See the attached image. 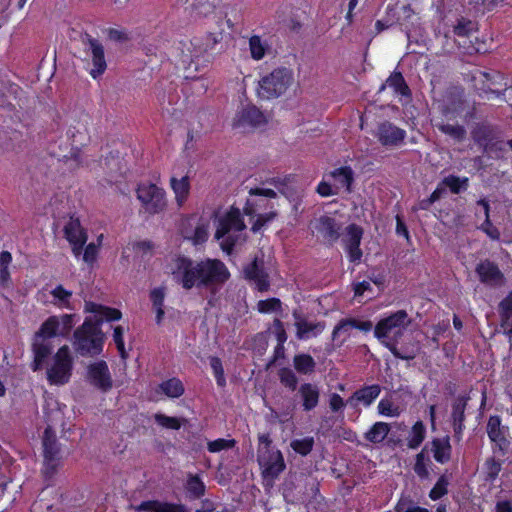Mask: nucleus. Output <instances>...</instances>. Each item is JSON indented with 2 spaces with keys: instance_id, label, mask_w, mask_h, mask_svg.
Listing matches in <instances>:
<instances>
[{
  "instance_id": "obj_21",
  "label": "nucleus",
  "mask_w": 512,
  "mask_h": 512,
  "mask_svg": "<svg viewBox=\"0 0 512 512\" xmlns=\"http://www.w3.org/2000/svg\"><path fill=\"white\" fill-rule=\"evenodd\" d=\"M377 137L384 146H397L404 140L405 131L390 122H384L378 126Z\"/></svg>"
},
{
  "instance_id": "obj_46",
  "label": "nucleus",
  "mask_w": 512,
  "mask_h": 512,
  "mask_svg": "<svg viewBox=\"0 0 512 512\" xmlns=\"http://www.w3.org/2000/svg\"><path fill=\"white\" fill-rule=\"evenodd\" d=\"M249 47L252 58L260 60L264 57L266 46L259 36H252L249 40Z\"/></svg>"
},
{
  "instance_id": "obj_1",
  "label": "nucleus",
  "mask_w": 512,
  "mask_h": 512,
  "mask_svg": "<svg viewBox=\"0 0 512 512\" xmlns=\"http://www.w3.org/2000/svg\"><path fill=\"white\" fill-rule=\"evenodd\" d=\"M87 309L94 313L95 320L87 318L84 323L74 331L73 346L77 354L83 357H95L103 350L105 335L100 325L104 321H116L122 316L120 310L87 303Z\"/></svg>"
},
{
  "instance_id": "obj_35",
  "label": "nucleus",
  "mask_w": 512,
  "mask_h": 512,
  "mask_svg": "<svg viewBox=\"0 0 512 512\" xmlns=\"http://www.w3.org/2000/svg\"><path fill=\"white\" fill-rule=\"evenodd\" d=\"M390 425L385 422H376L366 433L365 439L371 443H381L388 435Z\"/></svg>"
},
{
  "instance_id": "obj_48",
  "label": "nucleus",
  "mask_w": 512,
  "mask_h": 512,
  "mask_svg": "<svg viewBox=\"0 0 512 512\" xmlns=\"http://www.w3.org/2000/svg\"><path fill=\"white\" fill-rule=\"evenodd\" d=\"M314 445V440L312 437H307L304 439L294 440L291 443V447L293 450L301 455H307L311 452Z\"/></svg>"
},
{
  "instance_id": "obj_63",
  "label": "nucleus",
  "mask_w": 512,
  "mask_h": 512,
  "mask_svg": "<svg viewBox=\"0 0 512 512\" xmlns=\"http://www.w3.org/2000/svg\"><path fill=\"white\" fill-rule=\"evenodd\" d=\"M397 512H429L426 508L415 506L410 502L400 501L396 506Z\"/></svg>"
},
{
  "instance_id": "obj_51",
  "label": "nucleus",
  "mask_w": 512,
  "mask_h": 512,
  "mask_svg": "<svg viewBox=\"0 0 512 512\" xmlns=\"http://www.w3.org/2000/svg\"><path fill=\"white\" fill-rule=\"evenodd\" d=\"M426 460L429 461V459L426 458L425 449H423L416 455V462L414 465V471L420 478H428L429 476V471L425 463Z\"/></svg>"
},
{
  "instance_id": "obj_52",
  "label": "nucleus",
  "mask_w": 512,
  "mask_h": 512,
  "mask_svg": "<svg viewBox=\"0 0 512 512\" xmlns=\"http://www.w3.org/2000/svg\"><path fill=\"white\" fill-rule=\"evenodd\" d=\"M447 486H448V480L443 475L438 479V481L436 482L434 487L431 489V491L429 493L430 498L432 500H437V499L441 498L442 496H444L445 494H447V492H448Z\"/></svg>"
},
{
  "instance_id": "obj_5",
  "label": "nucleus",
  "mask_w": 512,
  "mask_h": 512,
  "mask_svg": "<svg viewBox=\"0 0 512 512\" xmlns=\"http://www.w3.org/2000/svg\"><path fill=\"white\" fill-rule=\"evenodd\" d=\"M73 369V358L70 349L64 345L58 349L47 367V380L52 385H64L69 382Z\"/></svg>"
},
{
  "instance_id": "obj_19",
  "label": "nucleus",
  "mask_w": 512,
  "mask_h": 512,
  "mask_svg": "<svg viewBox=\"0 0 512 512\" xmlns=\"http://www.w3.org/2000/svg\"><path fill=\"white\" fill-rule=\"evenodd\" d=\"M475 272L479 280L489 286H500L504 281V275L498 265L488 259L478 263Z\"/></svg>"
},
{
  "instance_id": "obj_64",
  "label": "nucleus",
  "mask_w": 512,
  "mask_h": 512,
  "mask_svg": "<svg viewBox=\"0 0 512 512\" xmlns=\"http://www.w3.org/2000/svg\"><path fill=\"white\" fill-rule=\"evenodd\" d=\"M482 229L491 239L498 240L500 238V232L495 226L492 225L489 219V215H487L484 223L482 224Z\"/></svg>"
},
{
  "instance_id": "obj_18",
  "label": "nucleus",
  "mask_w": 512,
  "mask_h": 512,
  "mask_svg": "<svg viewBox=\"0 0 512 512\" xmlns=\"http://www.w3.org/2000/svg\"><path fill=\"white\" fill-rule=\"evenodd\" d=\"M314 229L330 245L334 244L341 235V225L336 219L323 215L315 220Z\"/></svg>"
},
{
  "instance_id": "obj_23",
  "label": "nucleus",
  "mask_w": 512,
  "mask_h": 512,
  "mask_svg": "<svg viewBox=\"0 0 512 512\" xmlns=\"http://www.w3.org/2000/svg\"><path fill=\"white\" fill-rule=\"evenodd\" d=\"M268 122L267 116L256 106L251 105L243 108L237 116L236 125L260 127Z\"/></svg>"
},
{
  "instance_id": "obj_60",
  "label": "nucleus",
  "mask_w": 512,
  "mask_h": 512,
  "mask_svg": "<svg viewBox=\"0 0 512 512\" xmlns=\"http://www.w3.org/2000/svg\"><path fill=\"white\" fill-rule=\"evenodd\" d=\"M60 321L59 334L65 336L69 333L71 328L73 327V317L72 315L64 314L58 317Z\"/></svg>"
},
{
  "instance_id": "obj_17",
  "label": "nucleus",
  "mask_w": 512,
  "mask_h": 512,
  "mask_svg": "<svg viewBox=\"0 0 512 512\" xmlns=\"http://www.w3.org/2000/svg\"><path fill=\"white\" fill-rule=\"evenodd\" d=\"M363 235V230L356 224H350L346 228V234L342 241L349 254L351 262H358L361 260L362 251L360 249V243Z\"/></svg>"
},
{
  "instance_id": "obj_32",
  "label": "nucleus",
  "mask_w": 512,
  "mask_h": 512,
  "mask_svg": "<svg viewBox=\"0 0 512 512\" xmlns=\"http://www.w3.org/2000/svg\"><path fill=\"white\" fill-rule=\"evenodd\" d=\"M386 84L393 88L394 92L404 96V97H410L411 96V90L409 86L407 85L403 75L401 72L394 71L391 73V75L387 78Z\"/></svg>"
},
{
  "instance_id": "obj_49",
  "label": "nucleus",
  "mask_w": 512,
  "mask_h": 512,
  "mask_svg": "<svg viewBox=\"0 0 512 512\" xmlns=\"http://www.w3.org/2000/svg\"><path fill=\"white\" fill-rule=\"evenodd\" d=\"M180 50V60L183 66H190L194 59L200 57L196 56L195 49L191 46V41L189 43H182Z\"/></svg>"
},
{
  "instance_id": "obj_20",
  "label": "nucleus",
  "mask_w": 512,
  "mask_h": 512,
  "mask_svg": "<svg viewBox=\"0 0 512 512\" xmlns=\"http://www.w3.org/2000/svg\"><path fill=\"white\" fill-rule=\"evenodd\" d=\"M53 346L45 337H35L32 343L33 361L31 369L36 372L43 368L47 358L51 355Z\"/></svg>"
},
{
  "instance_id": "obj_36",
  "label": "nucleus",
  "mask_w": 512,
  "mask_h": 512,
  "mask_svg": "<svg viewBox=\"0 0 512 512\" xmlns=\"http://www.w3.org/2000/svg\"><path fill=\"white\" fill-rule=\"evenodd\" d=\"M380 391L379 385L367 386L357 390L351 397V400H357L368 406L379 396Z\"/></svg>"
},
{
  "instance_id": "obj_16",
  "label": "nucleus",
  "mask_w": 512,
  "mask_h": 512,
  "mask_svg": "<svg viewBox=\"0 0 512 512\" xmlns=\"http://www.w3.org/2000/svg\"><path fill=\"white\" fill-rule=\"evenodd\" d=\"M246 279L251 281L255 287L263 292L267 291L270 287L269 275L265 270L264 261L259 260L257 257L244 267L243 270Z\"/></svg>"
},
{
  "instance_id": "obj_54",
  "label": "nucleus",
  "mask_w": 512,
  "mask_h": 512,
  "mask_svg": "<svg viewBox=\"0 0 512 512\" xmlns=\"http://www.w3.org/2000/svg\"><path fill=\"white\" fill-rule=\"evenodd\" d=\"M210 365H211V368H212V370L214 372V375L216 377L217 384L219 386H224L226 381H225V377H224V370H223V366H222L221 360L218 357H211L210 358Z\"/></svg>"
},
{
  "instance_id": "obj_6",
  "label": "nucleus",
  "mask_w": 512,
  "mask_h": 512,
  "mask_svg": "<svg viewBox=\"0 0 512 512\" xmlns=\"http://www.w3.org/2000/svg\"><path fill=\"white\" fill-rule=\"evenodd\" d=\"M472 138L490 157H499L504 149V142L498 129L489 124H477L471 132Z\"/></svg>"
},
{
  "instance_id": "obj_43",
  "label": "nucleus",
  "mask_w": 512,
  "mask_h": 512,
  "mask_svg": "<svg viewBox=\"0 0 512 512\" xmlns=\"http://www.w3.org/2000/svg\"><path fill=\"white\" fill-rule=\"evenodd\" d=\"M280 383L291 391H295L298 385V378L296 374L287 367L281 368L278 371Z\"/></svg>"
},
{
  "instance_id": "obj_44",
  "label": "nucleus",
  "mask_w": 512,
  "mask_h": 512,
  "mask_svg": "<svg viewBox=\"0 0 512 512\" xmlns=\"http://www.w3.org/2000/svg\"><path fill=\"white\" fill-rule=\"evenodd\" d=\"M154 419L157 424L167 429H180L182 423L186 422V419H181L177 417H170L162 413H157L154 415Z\"/></svg>"
},
{
  "instance_id": "obj_50",
  "label": "nucleus",
  "mask_w": 512,
  "mask_h": 512,
  "mask_svg": "<svg viewBox=\"0 0 512 512\" xmlns=\"http://www.w3.org/2000/svg\"><path fill=\"white\" fill-rule=\"evenodd\" d=\"M281 301L278 298L261 300L257 304L258 311L261 313H270L281 310Z\"/></svg>"
},
{
  "instance_id": "obj_59",
  "label": "nucleus",
  "mask_w": 512,
  "mask_h": 512,
  "mask_svg": "<svg viewBox=\"0 0 512 512\" xmlns=\"http://www.w3.org/2000/svg\"><path fill=\"white\" fill-rule=\"evenodd\" d=\"M487 479L493 481L501 471V463L496 461L494 458H490L486 461Z\"/></svg>"
},
{
  "instance_id": "obj_28",
  "label": "nucleus",
  "mask_w": 512,
  "mask_h": 512,
  "mask_svg": "<svg viewBox=\"0 0 512 512\" xmlns=\"http://www.w3.org/2000/svg\"><path fill=\"white\" fill-rule=\"evenodd\" d=\"M137 510L144 512H187L183 505L159 501H144L137 507Z\"/></svg>"
},
{
  "instance_id": "obj_62",
  "label": "nucleus",
  "mask_w": 512,
  "mask_h": 512,
  "mask_svg": "<svg viewBox=\"0 0 512 512\" xmlns=\"http://www.w3.org/2000/svg\"><path fill=\"white\" fill-rule=\"evenodd\" d=\"M275 217H276V213L275 212H270V213H266V214H260L258 216L257 220L255 221V223L252 225L251 230L253 232L259 231L266 223H268L269 221H271Z\"/></svg>"
},
{
  "instance_id": "obj_42",
  "label": "nucleus",
  "mask_w": 512,
  "mask_h": 512,
  "mask_svg": "<svg viewBox=\"0 0 512 512\" xmlns=\"http://www.w3.org/2000/svg\"><path fill=\"white\" fill-rule=\"evenodd\" d=\"M426 429L422 421H417L411 430V435L408 438V447L416 449L421 445L425 438Z\"/></svg>"
},
{
  "instance_id": "obj_10",
  "label": "nucleus",
  "mask_w": 512,
  "mask_h": 512,
  "mask_svg": "<svg viewBox=\"0 0 512 512\" xmlns=\"http://www.w3.org/2000/svg\"><path fill=\"white\" fill-rule=\"evenodd\" d=\"M258 462L262 468L264 480L273 482L285 469L284 458L279 450H260Z\"/></svg>"
},
{
  "instance_id": "obj_9",
  "label": "nucleus",
  "mask_w": 512,
  "mask_h": 512,
  "mask_svg": "<svg viewBox=\"0 0 512 512\" xmlns=\"http://www.w3.org/2000/svg\"><path fill=\"white\" fill-rule=\"evenodd\" d=\"M191 46L195 49L196 56H206L207 58L221 54L226 49L222 32L207 33L202 37H195L191 40Z\"/></svg>"
},
{
  "instance_id": "obj_24",
  "label": "nucleus",
  "mask_w": 512,
  "mask_h": 512,
  "mask_svg": "<svg viewBox=\"0 0 512 512\" xmlns=\"http://www.w3.org/2000/svg\"><path fill=\"white\" fill-rule=\"evenodd\" d=\"M303 411L309 412L315 409L320 401V389L314 383H303L298 389Z\"/></svg>"
},
{
  "instance_id": "obj_7",
  "label": "nucleus",
  "mask_w": 512,
  "mask_h": 512,
  "mask_svg": "<svg viewBox=\"0 0 512 512\" xmlns=\"http://www.w3.org/2000/svg\"><path fill=\"white\" fill-rule=\"evenodd\" d=\"M43 446V470L46 479H51L61 464V451L57 442L56 434L51 426H48L42 437Z\"/></svg>"
},
{
  "instance_id": "obj_8",
  "label": "nucleus",
  "mask_w": 512,
  "mask_h": 512,
  "mask_svg": "<svg viewBox=\"0 0 512 512\" xmlns=\"http://www.w3.org/2000/svg\"><path fill=\"white\" fill-rule=\"evenodd\" d=\"M245 224L241 218L240 210L237 208H231V210L219 221V227L215 233L217 239L227 237L221 243V247L224 251L230 253L235 245V238L229 233L234 231H241L245 229Z\"/></svg>"
},
{
  "instance_id": "obj_4",
  "label": "nucleus",
  "mask_w": 512,
  "mask_h": 512,
  "mask_svg": "<svg viewBox=\"0 0 512 512\" xmlns=\"http://www.w3.org/2000/svg\"><path fill=\"white\" fill-rule=\"evenodd\" d=\"M293 82V73L287 68L274 69L259 81L258 96L262 99L277 98L284 94Z\"/></svg>"
},
{
  "instance_id": "obj_31",
  "label": "nucleus",
  "mask_w": 512,
  "mask_h": 512,
  "mask_svg": "<svg viewBox=\"0 0 512 512\" xmlns=\"http://www.w3.org/2000/svg\"><path fill=\"white\" fill-rule=\"evenodd\" d=\"M432 451L434 458L439 463H446L451 457V446L448 438L439 439L436 438L432 441Z\"/></svg>"
},
{
  "instance_id": "obj_26",
  "label": "nucleus",
  "mask_w": 512,
  "mask_h": 512,
  "mask_svg": "<svg viewBox=\"0 0 512 512\" xmlns=\"http://www.w3.org/2000/svg\"><path fill=\"white\" fill-rule=\"evenodd\" d=\"M487 433L502 452H506L510 447V441L505 437V430L501 427V421L498 416H491L487 423Z\"/></svg>"
},
{
  "instance_id": "obj_45",
  "label": "nucleus",
  "mask_w": 512,
  "mask_h": 512,
  "mask_svg": "<svg viewBox=\"0 0 512 512\" xmlns=\"http://www.w3.org/2000/svg\"><path fill=\"white\" fill-rule=\"evenodd\" d=\"M186 488L193 498H200L205 493V485L197 475H189Z\"/></svg>"
},
{
  "instance_id": "obj_34",
  "label": "nucleus",
  "mask_w": 512,
  "mask_h": 512,
  "mask_svg": "<svg viewBox=\"0 0 512 512\" xmlns=\"http://www.w3.org/2000/svg\"><path fill=\"white\" fill-rule=\"evenodd\" d=\"M330 176L333 177L341 187H345L348 192H351V185L354 181V172L351 167L344 166L337 168L330 172Z\"/></svg>"
},
{
  "instance_id": "obj_47",
  "label": "nucleus",
  "mask_w": 512,
  "mask_h": 512,
  "mask_svg": "<svg viewBox=\"0 0 512 512\" xmlns=\"http://www.w3.org/2000/svg\"><path fill=\"white\" fill-rule=\"evenodd\" d=\"M443 183L450 188L451 192L458 194L461 190H466L468 186L467 178H459L453 175L446 177Z\"/></svg>"
},
{
  "instance_id": "obj_33",
  "label": "nucleus",
  "mask_w": 512,
  "mask_h": 512,
  "mask_svg": "<svg viewBox=\"0 0 512 512\" xmlns=\"http://www.w3.org/2000/svg\"><path fill=\"white\" fill-rule=\"evenodd\" d=\"M60 321L57 316H50L42 323L39 330L35 333V337H45L50 340L59 334Z\"/></svg>"
},
{
  "instance_id": "obj_58",
  "label": "nucleus",
  "mask_w": 512,
  "mask_h": 512,
  "mask_svg": "<svg viewBox=\"0 0 512 512\" xmlns=\"http://www.w3.org/2000/svg\"><path fill=\"white\" fill-rule=\"evenodd\" d=\"M123 333H124L123 328L121 326H116L114 328V332H113V339H114V342L116 344V347H117L121 357L126 358Z\"/></svg>"
},
{
  "instance_id": "obj_37",
  "label": "nucleus",
  "mask_w": 512,
  "mask_h": 512,
  "mask_svg": "<svg viewBox=\"0 0 512 512\" xmlns=\"http://www.w3.org/2000/svg\"><path fill=\"white\" fill-rule=\"evenodd\" d=\"M164 298L165 292L163 288H155L150 292V299L152 301L153 308L156 311V323L160 324L164 317Z\"/></svg>"
},
{
  "instance_id": "obj_41",
  "label": "nucleus",
  "mask_w": 512,
  "mask_h": 512,
  "mask_svg": "<svg viewBox=\"0 0 512 512\" xmlns=\"http://www.w3.org/2000/svg\"><path fill=\"white\" fill-rule=\"evenodd\" d=\"M52 303L59 307L69 308L72 291L66 290L62 285L56 286L52 291Z\"/></svg>"
},
{
  "instance_id": "obj_27",
  "label": "nucleus",
  "mask_w": 512,
  "mask_h": 512,
  "mask_svg": "<svg viewBox=\"0 0 512 512\" xmlns=\"http://www.w3.org/2000/svg\"><path fill=\"white\" fill-rule=\"evenodd\" d=\"M385 347H387L396 358L403 360L415 359L421 350L419 342L413 339L404 343L401 347H398V341L386 343Z\"/></svg>"
},
{
  "instance_id": "obj_38",
  "label": "nucleus",
  "mask_w": 512,
  "mask_h": 512,
  "mask_svg": "<svg viewBox=\"0 0 512 512\" xmlns=\"http://www.w3.org/2000/svg\"><path fill=\"white\" fill-rule=\"evenodd\" d=\"M437 128L457 142H462L467 135L465 127L458 124L440 123L437 124Z\"/></svg>"
},
{
  "instance_id": "obj_40",
  "label": "nucleus",
  "mask_w": 512,
  "mask_h": 512,
  "mask_svg": "<svg viewBox=\"0 0 512 512\" xmlns=\"http://www.w3.org/2000/svg\"><path fill=\"white\" fill-rule=\"evenodd\" d=\"M161 391L171 398H178L184 393L182 382L177 378H171L160 384Z\"/></svg>"
},
{
  "instance_id": "obj_57",
  "label": "nucleus",
  "mask_w": 512,
  "mask_h": 512,
  "mask_svg": "<svg viewBox=\"0 0 512 512\" xmlns=\"http://www.w3.org/2000/svg\"><path fill=\"white\" fill-rule=\"evenodd\" d=\"M235 444L234 440L217 439L208 443V450L210 452H219L224 449H229Z\"/></svg>"
},
{
  "instance_id": "obj_22",
  "label": "nucleus",
  "mask_w": 512,
  "mask_h": 512,
  "mask_svg": "<svg viewBox=\"0 0 512 512\" xmlns=\"http://www.w3.org/2000/svg\"><path fill=\"white\" fill-rule=\"evenodd\" d=\"M293 317L295 319L294 325L297 329L296 337L300 340L316 336L324 330L325 326L323 323L308 322L298 310L293 311Z\"/></svg>"
},
{
  "instance_id": "obj_2",
  "label": "nucleus",
  "mask_w": 512,
  "mask_h": 512,
  "mask_svg": "<svg viewBox=\"0 0 512 512\" xmlns=\"http://www.w3.org/2000/svg\"><path fill=\"white\" fill-rule=\"evenodd\" d=\"M174 278L185 289H191L194 285L214 287L222 285L230 276L223 262L217 259H207L194 263L186 258L176 260Z\"/></svg>"
},
{
  "instance_id": "obj_11",
  "label": "nucleus",
  "mask_w": 512,
  "mask_h": 512,
  "mask_svg": "<svg viewBox=\"0 0 512 512\" xmlns=\"http://www.w3.org/2000/svg\"><path fill=\"white\" fill-rule=\"evenodd\" d=\"M137 196L145 210L151 214L159 213L166 207L165 193L155 184L140 186Z\"/></svg>"
},
{
  "instance_id": "obj_61",
  "label": "nucleus",
  "mask_w": 512,
  "mask_h": 512,
  "mask_svg": "<svg viewBox=\"0 0 512 512\" xmlns=\"http://www.w3.org/2000/svg\"><path fill=\"white\" fill-rule=\"evenodd\" d=\"M502 317L507 322L512 317V292L500 302Z\"/></svg>"
},
{
  "instance_id": "obj_39",
  "label": "nucleus",
  "mask_w": 512,
  "mask_h": 512,
  "mask_svg": "<svg viewBox=\"0 0 512 512\" xmlns=\"http://www.w3.org/2000/svg\"><path fill=\"white\" fill-rule=\"evenodd\" d=\"M295 369L301 374L312 373L316 363L309 354H298L293 359Z\"/></svg>"
},
{
  "instance_id": "obj_55",
  "label": "nucleus",
  "mask_w": 512,
  "mask_h": 512,
  "mask_svg": "<svg viewBox=\"0 0 512 512\" xmlns=\"http://www.w3.org/2000/svg\"><path fill=\"white\" fill-rule=\"evenodd\" d=\"M378 411L381 415L395 417L400 414L398 407L393 406L392 402L387 399H382L378 404Z\"/></svg>"
},
{
  "instance_id": "obj_15",
  "label": "nucleus",
  "mask_w": 512,
  "mask_h": 512,
  "mask_svg": "<svg viewBox=\"0 0 512 512\" xmlns=\"http://www.w3.org/2000/svg\"><path fill=\"white\" fill-rule=\"evenodd\" d=\"M372 322L360 321L355 318H347L342 319L339 323L334 327L332 332V341L336 342L337 346H341L345 340L350 336V332L352 329L356 328L361 331L368 332L372 329Z\"/></svg>"
},
{
  "instance_id": "obj_12",
  "label": "nucleus",
  "mask_w": 512,
  "mask_h": 512,
  "mask_svg": "<svg viewBox=\"0 0 512 512\" xmlns=\"http://www.w3.org/2000/svg\"><path fill=\"white\" fill-rule=\"evenodd\" d=\"M86 380L90 385L102 392H107L113 387V379L104 360L87 366Z\"/></svg>"
},
{
  "instance_id": "obj_25",
  "label": "nucleus",
  "mask_w": 512,
  "mask_h": 512,
  "mask_svg": "<svg viewBox=\"0 0 512 512\" xmlns=\"http://www.w3.org/2000/svg\"><path fill=\"white\" fill-rule=\"evenodd\" d=\"M500 78L498 72H483L478 71L475 75H473L472 80L474 81V87L485 93H496L497 95L501 94V90L497 87V79Z\"/></svg>"
},
{
  "instance_id": "obj_30",
  "label": "nucleus",
  "mask_w": 512,
  "mask_h": 512,
  "mask_svg": "<svg viewBox=\"0 0 512 512\" xmlns=\"http://www.w3.org/2000/svg\"><path fill=\"white\" fill-rule=\"evenodd\" d=\"M171 187L175 193V198L179 206H181L189 195L190 182L189 177L184 176L181 179L172 177L170 180Z\"/></svg>"
},
{
  "instance_id": "obj_14",
  "label": "nucleus",
  "mask_w": 512,
  "mask_h": 512,
  "mask_svg": "<svg viewBox=\"0 0 512 512\" xmlns=\"http://www.w3.org/2000/svg\"><path fill=\"white\" fill-rule=\"evenodd\" d=\"M64 236L72 246L73 254L78 257L87 241V233L82 228L78 218L70 217L63 228Z\"/></svg>"
},
{
  "instance_id": "obj_29",
  "label": "nucleus",
  "mask_w": 512,
  "mask_h": 512,
  "mask_svg": "<svg viewBox=\"0 0 512 512\" xmlns=\"http://www.w3.org/2000/svg\"><path fill=\"white\" fill-rule=\"evenodd\" d=\"M468 397L459 396L456 398L452 407V419L455 434H460L463 429V422L465 419V409L467 406Z\"/></svg>"
},
{
  "instance_id": "obj_53",
  "label": "nucleus",
  "mask_w": 512,
  "mask_h": 512,
  "mask_svg": "<svg viewBox=\"0 0 512 512\" xmlns=\"http://www.w3.org/2000/svg\"><path fill=\"white\" fill-rule=\"evenodd\" d=\"M184 237L192 240L194 245L202 244L208 238L207 226L205 224H200L195 228L193 235L185 234Z\"/></svg>"
},
{
  "instance_id": "obj_3",
  "label": "nucleus",
  "mask_w": 512,
  "mask_h": 512,
  "mask_svg": "<svg viewBox=\"0 0 512 512\" xmlns=\"http://www.w3.org/2000/svg\"><path fill=\"white\" fill-rule=\"evenodd\" d=\"M411 324V318L405 310H398L395 313L381 319L375 326L374 335L384 345L393 341H399L403 331Z\"/></svg>"
},
{
  "instance_id": "obj_56",
  "label": "nucleus",
  "mask_w": 512,
  "mask_h": 512,
  "mask_svg": "<svg viewBox=\"0 0 512 512\" xmlns=\"http://www.w3.org/2000/svg\"><path fill=\"white\" fill-rule=\"evenodd\" d=\"M475 24L472 21H465L464 19L459 21L454 28V32L457 36L466 37L470 36L474 31Z\"/></svg>"
},
{
  "instance_id": "obj_13",
  "label": "nucleus",
  "mask_w": 512,
  "mask_h": 512,
  "mask_svg": "<svg viewBox=\"0 0 512 512\" xmlns=\"http://www.w3.org/2000/svg\"><path fill=\"white\" fill-rule=\"evenodd\" d=\"M81 41L92 57L93 69L90 74L93 78H97L104 73L107 67L104 47L97 39L92 38L88 33H84L81 36Z\"/></svg>"
}]
</instances>
